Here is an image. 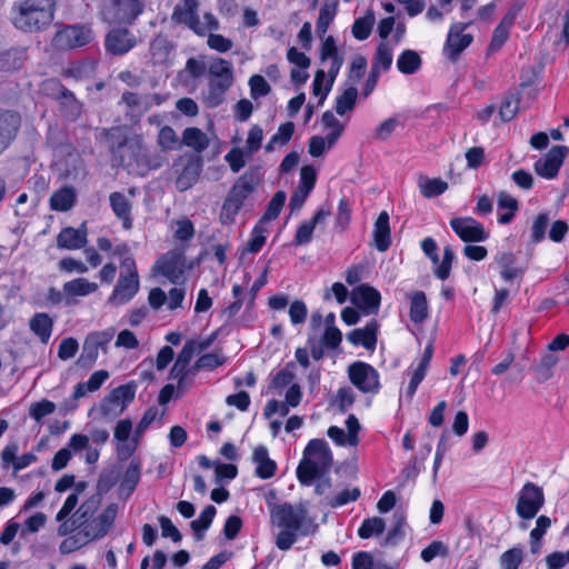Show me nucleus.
Listing matches in <instances>:
<instances>
[{
	"mask_svg": "<svg viewBox=\"0 0 569 569\" xmlns=\"http://www.w3.org/2000/svg\"><path fill=\"white\" fill-rule=\"evenodd\" d=\"M250 94L253 99L267 96L271 88L260 74H253L249 79Z\"/></svg>",
	"mask_w": 569,
	"mask_h": 569,
	"instance_id": "obj_62",
	"label": "nucleus"
},
{
	"mask_svg": "<svg viewBox=\"0 0 569 569\" xmlns=\"http://www.w3.org/2000/svg\"><path fill=\"white\" fill-rule=\"evenodd\" d=\"M101 505V495L93 493L88 497L80 507L74 511L72 518L74 525H83L91 518L96 517V513Z\"/></svg>",
	"mask_w": 569,
	"mask_h": 569,
	"instance_id": "obj_31",
	"label": "nucleus"
},
{
	"mask_svg": "<svg viewBox=\"0 0 569 569\" xmlns=\"http://www.w3.org/2000/svg\"><path fill=\"white\" fill-rule=\"evenodd\" d=\"M29 327L42 343H47L52 333L53 321L48 313L39 312L30 319Z\"/></svg>",
	"mask_w": 569,
	"mask_h": 569,
	"instance_id": "obj_32",
	"label": "nucleus"
},
{
	"mask_svg": "<svg viewBox=\"0 0 569 569\" xmlns=\"http://www.w3.org/2000/svg\"><path fill=\"white\" fill-rule=\"evenodd\" d=\"M158 143L164 150L174 149L179 144L176 131L169 126L162 127L158 134Z\"/></svg>",
	"mask_w": 569,
	"mask_h": 569,
	"instance_id": "obj_63",
	"label": "nucleus"
},
{
	"mask_svg": "<svg viewBox=\"0 0 569 569\" xmlns=\"http://www.w3.org/2000/svg\"><path fill=\"white\" fill-rule=\"evenodd\" d=\"M186 299V289L183 287H173L167 293V309L174 311L183 308Z\"/></svg>",
	"mask_w": 569,
	"mask_h": 569,
	"instance_id": "obj_64",
	"label": "nucleus"
},
{
	"mask_svg": "<svg viewBox=\"0 0 569 569\" xmlns=\"http://www.w3.org/2000/svg\"><path fill=\"white\" fill-rule=\"evenodd\" d=\"M418 186L421 194L426 198L437 197L448 189V183L442 179H430L427 176H420Z\"/></svg>",
	"mask_w": 569,
	"mask_h": 569,
	"instance_id": "obj_40",
	"label": "nucleus"
},
{
	"mask_svg": "<svg viewBox=\"0 0 569 569\" xmlns=\"http://www.w3.org/2000/svg\"><path fill=\"white\" fill-rule=\"evenodd\" d=\"M93 40L92 29L87 24L67 26L59 30L52 43L57 49L70 50L87 46Z\"/></svg>",
	"mask_w": 569,
	"mask_h": 569,
	"instance_id": "obj_10",
	"label": "nucleus"
},
{
	"mask_svg": "<svg viewBox=\"0 0 569 569\" xmlns=\"http://www.w3.org/2000/svg\"><path fill=\"white\" fill-rule=\"evenodd\" d=\"M332 466V452L329 445L322 439H312L303 451V457L297 468V477L305 486L327 472Z\"/></svg>",
	"mask_w": 569,
	"mask_h": 569,
	"instance_id": "obj_3",
	"label": "nucleus"
},
{
	"mask_svg": "<svg viewBox=\"0 0 569 569\" xmlns=\"http://www.w3.org/2000/svg\"><path fill=\"white\" fill-rule=\"evenodd\" d=\"M450 226L465 242H480L488 238L483 226L471 217L453 218L450 220Z\"/></svg>",
	"mask_w": 569,
	"mask_h": 569,
	"instance_id": "obj_22",
	"label": "nucleus"
},
{
	"mask_svg": "<svg viewBox=\"0 0 569 569\" xmlns=\"http://www.w3.org/2000/svg\"><path fill=\"white\" fill-rule=\"evenodd\" d=\"M182 143L197 152H202L208 148L210 140L207 133L196 127L184 129L182 133Z\"/></svg>",
	"mask_w": 569,
	"mask_h": 569,
	"instance_id": "obj_34",
	"label": "nucleus"
},
{
	"mask_svg": "<svg viewBox=\"0 0 569 569\" xmlns=\"http://www.w3.org/2000/svg\"><path fill=\"white\" fill-rule=\"evenodd\" d=\"M250 156L247 154L246 149L234 147L232 148L226 156L224 160L229 164L232 172H239L247 163V158Z\"/></svg>",
	"mask_w": 569,
	"mask_h": 569,
	"instance_id": "obj_57",
	"label": "nucleus"
},
{
	"mask_svg": "<svg viewBox=\"0 0 569 569\" xmlns=\"http://www.w3.org/2000/svg\"><path fill=\"white\" fill-rule=\"evenodd\" d=\"M56 410L54 402L43 399L38 402H33L29 408V416L36 421H41L44 417L53 413Z\"/></svg>",
	"mask_w": 569,
	"mask_h": 569,
	"instance_id": "obj_59",
	"label": "nucleus"
},
{
	"mask_svg": "<svg viewBox=\"0 0 569 569\" xmlns=\"http://www.w3.org/2000/svg\"><path fill=\"white\" fill-rule=\"evenodd\" d=\"M568 153V148L563 146L552 147L547 154L541 157L535 163V171L545 179H553L557 177L563 160Z\"/></svg>",
	"mask_w": 569,
	"mask_h": 569,
	"instance_id": "obj_20",
	"label": "nucleus"
},
{
	"mask_svg": "<svg viewBox=\"0 0 569 569\" xmlns=\"http://www.w3.org/2000/svg\"><path fill=\"white\" fill-rule=\"evenodd\" d=\"M421 67V58L415 50L407 49L397 59V68L403 74H412Z\"/></svg>",
	"mask_w": 569,
	"mask_h": 569,
	"instance_id": "obj_41",
	"label": "nucleus"
},
{
	"mask_svg": "<svg viewBox=\"0 0 569 569\" xmlns=\"http://www.w3.org/2000/svg\"><path fill=\"white\" fill-rule=\"evenodd\" d=\"M410 299V319L416 323H421L428 317V305L422 291H416L409 296Z\"/></svg>",
	"mask_w": 569,
	"mask_h": 569,
	"instance_id": "obj_37",
	"label": "nucleus"
},
{
	"mask_svg": "<svg viewBox=\"0 0 569 569\" xmlns=\"http://www.w3.org/2000/svg\"><path fill=\"white\" fill-rule=\"evenodd\" d=\"M216 513L217 509L213 506H207L199 518L191 522L190 526L198 540L202 539L203 532L211 526Z\"/></svg>",
	"mask_w": 569,
	"mask_h": 569,
	"instance_id": "obj_47",
	"label": "nucleus"
},
{
	"mask_svg": "<svg viewBox=\"0 0 569 569\" xmlns=\"http://www.w3.org/2000/svg\"><path fill=\"white\" fill-rule=\"evenodd\" d=\"M263 137V129L259 124L250 127L244 146L248 156L254 154L260 149Z\"/></svg>",
	"mask_w": 569,
	"mask_h": 569,
	"instance_id": "obj_56",
	"label": "nucleus"
},
{
	"mask_svg": "<svg viewBox=\"0 0 569 569\" xmlns=\"http://www.w3.org/2000/svg\"><path fill=\"white\" fill-rule=\"evenodd\" d=\"M329 216V212L320 209L309 221L303 222L297 230L296 242L298 244L308 243L311 240L316 224L323 221Z\"/></svg>",
	"mask_w": 569,
	"mask_h": 569,
	"instance_id": "obj_38",
	"label": "nucleus"
},
{
	"mask_svg": "<svg viewBox=\"0 0 569 569\" xmlns=\"http://www.w3.org/2000/svg\"><path fill=\"white\" fill-rule=\"evenodd\" d=\"M99 290L97 282L90 281L87 278L79 277L67 281L62 286L61 291L54 293V301H64L68 306H73L79 302L81 298L96 293Z\"/></svg>",
	"mask_w": 569,
	"mask_h": 569,
	"instance_id": "obj_14",
	"label": "nucleus"
},
{
	"mask_svg": "<svg viewBox=\"0 0 569 569\" xmlns=\"http://www.w3.org/2000/svg\"><path fill=\"white\" fill-rule=\"evenodd\" d=\"M186 257L181 251L173 250L162 254L156 262L153 270L166 277L170 282L178 283L187 270Z\"/></svg>",
	"mask_w": 569,
	"mask_h": 569,
	"instance_id": "obj_16",
	"label": "nucleus"
},
{
	"mask_svg": "<svg viewBox=\"0 0 569 569\" xmlns=\"http://www.w3.org/2000/svg\"><path fill=\"white\" fill-rule=\"evenodd\" d=\"M174 167L178 172L176 186L178 190L186 191L197 183L202 169V160L193 154H184L179 158Z\"/></svg>",
	"mask_w": 569,
	"mask_h": 569,
	"instance_id": "obj_17",
	"label": "nucleus"
},
{
	"mask_svg": "<svg viewBox=\"0 0 569 569\" xmlns=\"http://www.w3.org/2000/svg\"><path fill=\"white\" fill-rule=\"evenodd\" d=\"M208 72L210 82L204 101L208 107L214 108L222 102L224 92L233 82L232 64L224 59L214 58L208 67Z\"/></svg>",
	"mask_w": 569,
	"mask_h": 569,
	"instance_id": "obj_7",
	"label": "nucleus"
},
{
	"mask_svg": "<svg viewBox=\"0 0 569 569\" xmlns=\"http://www.w3.org/2000/svg\"><path fill=\"white\" fill-rule=\"evenodd\" d=\"M385 528L386 523L383 519L372 517L363 520L362 525L358 529V535L362 539H368L372 536L381 535Z\"/></svg>",
	"mask_w": 569,
	"mask_h": 569,
	"instance_id": "obj_51",
	"label": "nucleus"
},
{
	"mask_svg": "<svg viewBox=\"0 0 569 569\" xmlns=\"http://www.w3.org/2000/svg\"><path fill=\"white\" fill-rule=\"evenodd\" d=\"M171 48L172 46L168 39L160 36L154 38L150 44V52L154 62H164L169 57Z\"/></svg>",
	"mask_w": 569,
	"mask_h": 569,
	"instance_id": "obj_54",
	"label": "nucleus"
},
{
	"mask_svg": "<svg viewBox=\"0 0 569 569\" xmlns=\"http://www.w3.org/2000/svg\"><path fill=\"white\" fill-rule=\"evenodd\" d=\"M213 338H201L187 341L178 355V358L171 368L170 376L172 379H178L179 388L182 387L184 377L188 372V367L194 355L206 350L212 343Z\"/></svg>",
	"mask_w": 569,
	"mask_h": 569,
	"instance_id": "obj_11",
	"label": "nucleus"
},
{
	"mask_svg": "<svg viewBox=\"0 0 569 569\" xmlns=\"http://www.w3.org/2000/svg\"><path fill=\"white\" fill-rule=\"evenodd\" d=\"M89 539L82 531L78 529V532L63 539L59 546V551L62 555L72 553L89 543Z\"/></svg>",
	"mask_w": 569,
	"mask_h": 569,
	"instance_id": "obj_52",
	"label": "nucleus"
},
{
	"mask_svg": "<svg viewBox=\"0 0 569 569\" xmlns=\"http://www.w3.org/2000/svg\"><path fill=\"white\" fill-rule=\"evenodd\" d=\"M112 338L111 332H93L90 333L83 346V351L87 352L91 360L98 357V349L100 346L107 345Z\"/></svg>",
	"mask_w": 569,
	"mask_h": 569,
	"instance_id": "obj_44",
	"label": "nucleus"
},
{
	"mask_svg": "<svg viewBox=\"0 0 569 569\" xmlns=\"http://www.w3.org/2000/svg\"><path fill=\"white\" fill-rule=\"evenodd\" d=\"M376 22V17L372 11H367L363 17H360L355 20L352 24V34L357 40H366L369 38L373 24Z\"/></svg>",
	"mask_w": 569,
	"mask_h": 569,
	"instance_id": "obj_42",
	"label": "nucleus"
},
{
	"mask_svg": "<svg viewBox=\"0 0 569 569\" xmlns=\"http://www.w3.org/2000/svg\"><path fill=\"white\" fill-rule=\"evenodd\" d=\"M109 201L113 213L122 221L123 228L127 230L131 229V204L127 197L120 192H112L109 196Z\"/></svg>",
	"mask_w": 569,
	"mask_h": 569,
	"instance_id": "obj_29",
	"label": "nucleus"
},
{
	"mask_svg": "<svg viewBox=\"0 0 569 569\" xmlns=\"http://www.w3.org/2000/svg\"><path fill=\"white\" fill-rule=\"evenodd\" d=\"M321 123L325 129L330 130L328 133V146L333 147L345 130L343 124L330 111L322 114Z\"/></svg>",
	"mask_w": 569,
	"mask_h": 569,
	"instance_id": "obj_43",
	"label": "nucleus"
},
{
	"mask_svg": "<svg viewBox=\"0 0 569 569\" xmlns=\"http://www.w3.org/2000/svg\"><path fill=\"white\" fill-rule=\"evenodd\" d=\"M20 127V117L11 111H0V154L16 138Z\"/></svg>",
	"mask_w": 569,
	"mask_h": 569,
	"instance_id": "obj_26",
	"label": "nucleus"
},
{
	"mask_svg": "<svg viewBox=\"0 0 569 569\" xmlns=\"http://www.w3.org/2000/svg\"><path fill=\"white\" fill-rule=\"evenodd\" d=\"M268 232L267 224L258 221L251 231V237L247 243L244 251L256 253L266 243V233Z\"/></svg>",
	"mask_w": 569,
	"mask_h": 569,
	"instance_id": "obj_53",
	"label": "nucleus"
},
{
	"mask_svg": "<svg viewBox=\"0 0 569 569\" xmlns=\"http://www.w3.org/2000/svg\"><path fill=\"white\" fill-rule=\"evenodd\" d=\"M348 377L351 383L365 393H376L380 388L378 371L366 362L357 361L350 365Z\"/></svg>",
	"mask_w": 569,
	"mask_h": 569,
	"instance_id": "obj_15",
	"label": "nucleus"
},
{
	"mask_svg": "<svg viewBox=\"0 0 569 569\" xmlns=\"http://www.w3.org/2000/svg\"><path fill=\"white\" fill-rule=\"evenodd\" d=\"M143 0H104L101 17L108 23H132L143 11Z\"/></svg>",
	"mask_w": 569,
	"mask_h": 569,
	"instance_id": "obj_8",
	"label": "nucleus"
},
{
	"mask_svg": "<svg viewBox=\"0 0 569 569\" xmlns=\"http://www.w3.org/2000/svg\"><path fill=\"white\" fill-rule=\"evenodd\" d=\"M258 183V177L249 172L243 173L236 180L220 211L219 219L222 224H230L234 221L244 200L254 191Z\"/></svg>",
	"mask_w": 569,
	"mask_h": 569,
	"instance_id": "obj_4",
	"label": "nucleus"
},
{
	"mask_svg": "<svg viewBox=\"0 0 569 569\" xmlns=\"http://www.w3.org/2000/svg\"><path fill=\"white\" fill-rule=\"evenodd\" d=\"M545 505V495L540 487L527 482L519 491L516 512L522 520L533 519Z\"/></svg>",
	"mask_w": 569,
	"mask_h": 569,
	"instance_id": "obj_9",
	"label": "nucleus"
},
{
	"mask_svg": "<svg viewBox=\"0 0 569 569\" xmlns=\"http://www.w3.org/2000/svg\"><path fill=\"white\" fill-rule=\"evenodd\" d=\"M76 201V191L71 187L61 188L50 197V207L56 211L70 210Z\"/></svg>",
	"mask_w": 569,
	"mask_h": 569,
	"instance_id": "obj_35",
	"label": "nucleus"
},
{
	"mask_svg": "<svg viewBox=\"0 0 569 569\" xmlns=\"http://www.w3.org/2000/svg\"><path fill=\"white\" fill-rule=\"evenodd\" d=\"M358 91L356 87L351 86L347 88L338 98L336 103V111L338 114L343 116L348 111L352 110L356 100H357Z\"/></svg>",
	"mask_w": 569,
	"mask_h": 569,
	"instance_id": "obj_55",
	"label": "nucleus"
},
{
	"mask_svg": "<svg viewBox=\"0 0 569 569\" xmlns=\"http://www.w3.org/2000/svg\"><path fill=\"white\" fill-rule=\"evenodd\" d=\"M393 56L392 50L385 42H381L378 48L372 63V70L382 72L388 70L392 64Z\"/></svg>",
	"mask_w": 569,
	"mask_h": 569,
	"instance_id": "obj_49",
	"label": "nucleus"
},
{
	"mask_svg": "<svg viewBox=\"0 0 569 569\" xmlns=\"http://www.w3.org/2000/svg\"><path fill=\"white\" fill-rule=\"evenodd\" d=\"M351 301L365 315H376L380 308V292L369 284H360L351 292Z\"/></svg>",
	"mask_w": 569,
	"mask_h": 569,
	"instance_id": "obj_23",
	"label": "nucleus"
},
{
	"mask_svg": "<svg viewBox=\"0 0 569 569\" xmlns=\"http://www.w3.org/2000/svg\"><path fill=\"white\" fill-rule=\"evenodd\" d=\"M517 16V10H510L497 26L493 31L492 40L489 49L491 51L498 50L507 41L510 28L512 27Z\"/></svg>",
	"mask_w": 569,
	"mask_h": 569,
	"instance_id": "obj_33",
	"label": "nucleus"
},
{
	"mask_svg": "<svg viewBox=\"0 0 569 569\" xmlns=\"http://www.w3.org/2000/svg\"><path fill=\"white\" fill-rule=\"evenodd\" d=\"M88 483L86 481H79L74 486V490L67 497L63 506L58 511L56 520L62 522L76 508L79 502V497L87 489Z\"/></svg>",
	"mask_w": 569,
	"mask_h": 569,
	"instance_id": "obj_39",
	"label": "nucleus"
},
{
	"mask_svg": "<svg viewBox=\"0 0 569 569\" xmlns=\"http://www.w3.org/2000/svg\"><path fill=\"white\" fill-rule=\"evenodd\" d=\"M198 0H183L178 3L171 14V20L189 27L194 33L206 36L209 31L219 28L218 19L210 12L203 14L202 20L198 16Z\"/></svg>",
	"mask_w": 569,
	"mask_h": 569,
	"instance_id": "obj_5",
	"label": "nucleus"
},
{
	"mask_svg": "<svg viewBox=\"0 0 569 569\" xmlns=\"http://www.w3.org/2000/svg\"><path fill=\"white\" fill-rule=\"evenodd\" d=\"M137 43L136 37L128 29L111 30L104 41L106 50L114 56H122Z\"/></svg>",
	"mask_w": 569,
	"mask_h": 569,
	"instance_id": "obj_24",
	"label": "nucleus"
},
{
	"mask_svg": "<svg viewBox=\"0 0 569 569\" xmlns=\"http://www.w3.org/2000/svg\"><path fill=\"white\" fill-rule=\"evenodd\" d=\"M332 86H329V79L326 81V73L323 70H318L315 74L312 83V93L316 97H320V103L326 99L327 94L331 90Z\"/></svg>",
	"mask_w": 569,
	"mask_h": 569,
	"instance_id": "obj_61",
	"label": "nucleus"
},
{
	"mask_svg": "<svg viewBox=\"0 0 569 569\" xmlns=\"http://www.w3.org/2000/svg\"><path fill=\"white\" fill-rule=\"evenodd\" d=\"M295 131V124L292 122L282 123L277 132L270 138L264 149L267 152H271L278 146H283L290 141Z\"/></svg>",
	"mask_w": 569,
	"mask_h": 569,
	"instance_id": "obj_46",
	"label": "nucleus"
},
{
	"mask_svg": "<svg viewBox=\"0 0 569 569\" xmlns=\"http://www.w3.org/2000/svg\"><path fill=\"white\" fill-rule=\"evenodd\" d=\"M399 127H403L401 118L392 116L377 124L371 136L376 141L383 142L389 140Z\"/></svg>",
	"mask_w": 569,
	"mask_h": 569,
	"instance_id": "obj_36",
	"label": "nucleus"
},
{
	"mask_svg": "<svg viewBox=\"0 0 569 569\" xmlns=\"http://www.w3.org/2000/svg\"><path fill=\"white\" fill-rule=\"evenodd\" d=\"M286 198L287 197L283 191L276 192L274 196L269 201L264 214L260 218L259 221L264 224H268L270 221L277 219L284 206Z\"/></svg>",
	"mask_w": 569,
	"mask_h": 569,
	"instance_id": "obj_50",
	"label": "nucleus"
},
{
	"mask_svg": "<svg viewBox=\"0 0 569 569\" xmlns=\"http://www.w3.org/2000/svg\"><path fill=\"white\" fill-rule=\"evenodd\" d=\"M113 438L117 441L118 453L123 457H130L137 450L140 441L130 419H121L117 422Z\"/></svg>",
	"mask_w": 569,
	"mask_h": 569,
	"instance_id": "obj_19",
	"label": "nucleus"
},
{
	"mask_svg": "<svg viewBox=\"0 0 569 569\" xmlns=\"http://www.w3.org/2000/svg\"><path fill=\"white\" fill-rule=\"evenodd\" d=\"M270 522L281 530L277 535L276 546L289 550L297 541L298 532L310 522L307 502L269 505Z\"/></svg>",
	"mask_w": 569,
	"mask_h": 569,
	"instance_id": "obj_1",
	"label": "nucleus"
},
{
	"mask_svg": "<svg viewBox=\"0 0 569 569\" xmlns=\"http://www.w3.org/2000/svg\"><path fill=\"white\" fill-rule=\"evenodd\" d=\"M523 558L521 548H512L501 555L500 566L502 569H518Z\"/></svg>",
	"mask_w": 569,
	"mask_h": 569,
	"instance_id": "obj_60",
	"label": "nucleus"
},
{
	"mask_svg": "<svg viewBox=\"0 0 569 569\" xmlns=\"http://www.w3.org/2000/svg\"><path fill=\"white\" fill-rule=\"evenodd\" d=\"M379 325L376 320L369 321L363 328L355 329L347 335V339L355 346L373 349L377 343Z\"/></svg>",
	"mask_w": 569,
	"mask_h": 569,
	"instance_id": "obj_27",
	"label": "nucleus"
},
{
	"mask_svg": "<svg viewBox=\"0 0 569 569\" xmlns=\"http://www.w3.org/2000/svg\"><path fill=\"white\" fill-rule=\"evenodd\" d=\"M346 429L331 426L327 430V436L340 447H356L359 443L360 422L355 415H349L346 422Z\"/></svg>",
	"mask_w": 569,
	"mask_h": 569,
	"instance_id": "obj_21",
	"label": "nucleus"
},
{
	"mask_svg": "<svg viewBox=\"0 0 569 569\" xmlns=\"http://www.w3.org/2000/svg\"><path fill=\"white\" fill-rule=\"evenodd\" d=\"M468 23L456 22L450 26L446 43L443 46V54L450 60H457L459 54L471 44L473 37L466 33Z\"/></svg>",
	"mask_w": 569,
	"mask_h": 569,
	"instance_id": "obj_18",
	"label": "nucleus"
},
{
	"mask_svg": "<svg viewBox=\"0 0 569 569\" xmlns=\"http://www.w3.org/2000/svg\"><path fill=\"white\" fill-rule=\"evenodd\" d=\"M252 460L256 463V476L261 479L273 477L277 470L276 462L269 458L268 449L264 446H258L253 450Z\"/></svg>",
	"mask_w": 569,
	"mask_h": 569,
	"instance_id": "obj_28",
	"label": "nucleus"
},
{
	"mask_svg": "<svg viewBox=\"0 0 569 569\" xmlns=\"http://www.w3.org/2000/svg\"><path fill=\"white\" fill-rule=\"evenodd\" d=\"M136 390L130 385H122L109 392L100 405L101 415L107 419L120 416L133 401Z\"/></svg>",
	"mask_w": 569,
	"mask_h": 569,
	"instance_id": "obj_12",
	"label": "nucleus"
},
{
	"mask_svg": "<svg viewBox=\"0 0 569 569\" xmlns=\"http://www.w3.org/2000/svg\"><path fill=\"white\" fill-rule=\"evenodd\" d=\"M497 202L499 209L507 210L506 213L498 218V221L502 224L509 223L518 210V201L508 192L501 191L498 193Z\"/></svg>",
	"mask_w": 569,
	"mask_h": 569,
	"instance_id": "obj_45",
	"label": "nucleus"
},
{
	"mask_svg": "<svg viewBox=\"0 0 569 569\" xmlns=\"http://www.w3.org/2000/svg\"><path fill=\"white\" fill-rule=\"evenodd\" d=\"M88 229L86 222L79 228H63L57 237V247L67 250L81 249L87 243Z\"/></svg>",
	"mask_w": 569,
	"mask_h": 569,
	"instance_id": "obj_25",
	"label": "nucleus"
},
{
	"mask_svg": "<svg viewBox=\"0 0 569 569\" xmlns=\"http://www.w3.org/2000/svg\"><path fill=\"white\" fill-rule=\"evenodd\" d=\"M140 289V279L133 257L121 261L119 279L107 299V303L119 307L129 303Z\"/></svg>",
	"mask_w": 569,
	"mask_h": 569,
	"instance_id": "obj_6",
	"label": "nucleus"
},
{
	"mask_svg": "<svg viewBox=\"0 0 569 569\" xmlns=\"http://www.w3.org/2000/svg\"><path fill=\"white\" fill-rule=\"evenodd\" d=\"M373 241L377 250L381 252L386 251L391 243L389 216L386 211H382L375 222Z\"/></svg>",
	"mask_w": 569,
	"mask_h": 569,
	"instance_id": "obj_30",
	"label": "nucleus"
},
{
	"mask_svg": "<svg viewBox=\"0 0 569 569\" xmlns=\"http://www.w3.org/2000/svg\"><path fill=\"white\" fill-rule=\"evenodd\" d=\"M117 515L118 506L110 503L98 516L91 518L83 525H78L77 529L82 531L90 542L101 539L113 526Z\"/></svg>",
	"mask_w": 569,
	"mask_h": 569,
	"instance_id": "obj_13",
	"label": "nucleus"
},
{
	"mask_svg": "<svg viewBox=\"0 0 569 569\" xmlns=\"http://www.w3.org/2000/svg\"><path fill=\"white\" fill-rule=\"evenodd\" d=\"M359 497L360 490L358 488H345L337 493L327 495L326 506H329L331 508H338L351 501H356Z\"/></svg>",
	"mask_w": 569,
	"mask_h": 569,
	"instance_id": "obj_48",
	"label": "nucleus"
},
{
	"mask_svg": "<svg viewBox=\"0 0 569 569\" xmlns=\"http://www.w3.org/2000/svg\"><path fill=\"white\" fill-rule=\"evenodd\" d=\"M428 368H429V366L421 363L419 361L417 362V365H413L411 367V369L409 371L410 381H409V386L407 389V393L409 397H412L416 393L419 383L426 377Z\"/></svg>",
	"mask_w": 569,
	"mask_h": 569,
	"instance_id": "obj_58",
	"label": "nucleus"
},
{
	"mask_svg": "<svg viewBox=\"0 0 569 569\" xmlns=\"http://www.w3.org/2000/svg\"><path fill=\"white\" fill-rule=\"evenodd\" d=\"M56 0H20L11 9L12 24L23 32H40L54 19Z\"/></svg>",
	"mask_w": 569,
	"mask_h": 569,
	"instance_id": "obj_2",
	"label": "nucleus"
}]
</instances>
